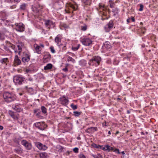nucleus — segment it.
<instances>
[{"mask_svg":"<svg viewBox=\"0 0 158 158\" xmlns=\"http://www.w3.org/2000/svg\"><path fill=\"white\" fill-rule=\"evenodd\" d=\"M3 97L4 100L7 102H10L16 99L15 95L14 94L8 92L3 94Z\"/></svg>","mask_w":158,"mask_h":158,"instance_id":"obj_1","label":"nucleus"},{"mask_svg":"<svg viewBox=\"0 0 158 158\" xmlns=\"http://www.w3.org/2000/svg\"><path fill=\"white\" fill-rule=\"evenodd\" d=\"M25 81V78L20 75L15 76L13 78V81L16 85H20Z\"/></svg>","mask_w":158,"mask_h":158,"instance_id":"obj_2","label":"nucleus"},{"mask_svg":"<svg viewBox=\"0 0 158 158\" xmlns=\"http://www.w3.org/2000/svg\"><path fill=\"white\" fill-rule=\"evenodd\" d=\"M101 60V58L98 56H95L93 57L89 60V64L90 65H93L94 62H96L97 64L96 65H98L99 64L100 61Z\"/></svg>","mask_w":158,"mask_h":158,"instance_id":"obj_3","label":"nucleus"},{"mask_svg":"<svg viewBox=\"0 0 158 158\" xmlns=\"http://www.w3.org/2000/svg\"><path fill=\"white\" fill-rule=\"evenodd\" d=\"M15 25V29L16 31L19 32H22L24 31V26L23 23H16Z\"/></svg>","mask_w":158,"mask_h":158,"instance_id":"obj_4","label":"nucleus"},{"mask_svg":"<svg viewBox=\"0 0 158 158\" xmlns=\"http://www.w3.org/2000/svg\"><path fill=\"white\" fill-rule=\"evenodd\" d=\"M21 144L23 145L27 150H31L32 148L31 144L26 140H22L21 141Z\"/></svg>","mask_w":158,"mask_h":158,"instance_id":"obj_5","label":"nucleus"},{"mask_svg":"<svg viewBox=\"0 0 158 158\" xmlns=\"http://www.w3.org/2000/svg\"><path fill=\"white\" fill-rule=\"evenodd\" d=\"M113 27V23L112 21H110L105 27L104 28L106 32H108Z\"/></svg>","mask_w":158,"mask_h":158,"instance_id":"obj_6","label":"nucleus"},{"mask_svg":"<svg viewBox=\"0 0 158 158\" xmlns=\"http://www.w3.org/2000/svg\"><path fill=\"white\" fill-rule=\"evenodd\" d=\"M82 44L85 46H89L92 44V41L89 38H83L81 40Z\"/></svg>","mask_w":158,"mask_h":158,"instance_id":"obj_7","label":"nucleus"},{"mask_svg":"<svg viewBox=\"0 0 158 158\" xmlns=\"http://www.w3.org/2000/svg\"><path fill=\"white\" fill-rule=\"evenodd\" d=\"M23 45L22 43H19L17 44V46L18 48V50L15 49V53L18 52V54L20 55L21 52L22 51V48L23 47Z\"/></svg>","mask_w":158,"mask_h":158,"instance_id":"obj_8","label":"nucleus"},{"mask_svg":"<svg viewBox=\"0 0 158 158\" xmlns=\"http://www.w3.org/2000/svg\"><path fill=\"white\" fill-rule=\"evenodd\" d=\"M60 103L66 106L68 104L69 100L64 96H63L60 98Z\"/></svg>","mask_w":158,"mask_h":158,"instance_id":"obj_9","label":"nucleus"},{"mask_svg":"<svg viewBox=\"0 0 158 158\" xmlns=\"http://www.w3.org/2000/svg\"><path fill=\"white\" fill-rule=\"evenodd\" d=\"M36 146L40 150H45L47 148V147L45 145H43L42 143L37 142L36 143Z\"/></svg>","mask_w":158,"mask_h":158,"instance_id":"obj_10","label":"nucleus"},{"mask_svg":"<svg viewBox=\"0 0 158 158\" xmlns=\"http://www.w3.org/2000/svg\"><path fill=\"white\" fill-rule=\"evenodd\" d=\"M62 36L61 35H58L55 37V42L57 43V45L60 48L61 45H59V43L61 42Z\"/></svg>","mask_w":158,"mask_h":158,"instance_id":"obj_11","label":"nucleus"},{"mask_svg":"<svg viewBox=\"0 0 158 158\" xmlns=\"http://www.w3.org/2000/svg\"><path fill=\"white\" fill-rule=\"evenodd\" d=\"M97 130V127H91L87 128L86 131L88 133H92Z\"/></svg>","mask_w":158,"mask_h":158,"instance_id":"obj_12","label":"nucleus"},{"mask_svg":"<svg viewBox=\"0 0 158 158\" xmlns=\"http://www.w3.org/2000/svg\"><path fill=\"white\" fill-rule=\"evenodd\" d=\"M42 9V6H40L39 4H37L35 6L33 9L36 12H38Z\"/></svg>","mask_w":158,"mask_h":158,"instance_id":"obj_13","label":"nucleus"},{"mask_svg":"<svg viewBox=\"0 0 158 158\" xmlns=\"http://www.w3.org/2000/svg\"><path fill=\"white\" fill-rule=\"evenodd\" d=\"M14 63L15 65H18L20 64L21 61L19 59L18 56L16 55L14 59Z\"/></svg>","mask_w":158,"mask_h":158,"instance_id":"obj_14","label":"nucleus"},{"mask_svg":"<svg viewBox=\"0 0 158 158\" xmlns=\"http://www.w3.org/2000/svg\"><path fill=\"white\" fill-rule=\"evenodd\" d=\"M30 59V56L26 54L25 56L23 57L22 58V61L23 62H26L28 61Z\"/></svg>","mask_w":158,"mask_h":158,"instance_id":"obj_15","label":"nucleus"},{"mask_svg":"<svg viewBox=\"0 0 158 158\" xmlns=\"http://www.w3.org/2000/svg\"><path fill=\"white\" fill-rule=\"evenodd\" d=\"M9 115L14 119H17L18 117L15 114H14L13 112L11 111H9Z\"/></svg>","mask_w":158,"mask_h":158,"instance_id":"obj_16","label":"nucleus"},{"mask_svg":"<svg viewBox=\"0 0 158 158\" xmlns=\"http://www.w3.org/2000/svg\"><path fill=\"white\" fill-rule=\"evenodd\" d=\"M34 47L35 48V50L36 52L38 53H40V50H41V48L38 45H35L34 46Z\"/></svg>","mask_w":158,"mask_h":158,"instance_id":"obj_17","label":"nucleus"},{"mask_svg":"<svg viewBox=\"0 0 158 158\" xmlns=\"http://www.w3.org/2000/svg\"><path fill=\"white\" fill-rule=\"evenodd\" d=\"M15 152L17 153L20 154L23 152V149L21 148H17L15 149Z\"/></svg>","mask_w":158,"mask_h":158,"instance_id":"obj_18","label":"nucleus"},{"mask_svg":"<svg viewBox=\"0 0 158 158\" xmlns=\"http://www.w3.org/2000/svg\"><path fill=\"white\" fill-rule=\"evenodd\" d=\"M104 46L107 49H109L111 47V46L109 42H106L104 44Z\"/></svg>","mask_w":158,"mask_h":158,"instance_id":"obj_19","label":"nucleus"},{"mask_svg":"<svg viewBox=\"0 0 158 158\" xmlns=\"http://www.w3.org/2000/svg\"><path fill=\"white\" fill-rule=\"evenodd\" d=\"M91 156L94 158H103L102 156L99 153L96 155L92 154Z\"/></svg>","mask_w":158,"mask_h":158,"instance_id":"obj_20","label":"nucleus"},{"mask_svg":"<svg viewBox=\"0 0 158 158\" xmlns=\"http://www.w3.org/2000/svg\"><path fill=\"white\" fill-rule=\"evenodd\" d=\"M27 6V4L25 3H23L20 6V9L21 10H25Z\"/></svg>","mask_w":158,"mask_h":158,"instance_id":"obj_21","label":"nucleus"},{"mask_svg":"<svg viewBox=\"0 0 158 158\" xmlns=\"http://www.w3.org/2000/svg\"><path fill=\"white\" fill-rule=\"evenodd\" d=\"M106 150H107L108 151H113L114 148L108 145H106Z\"/></svg>","mask_w":158,"mask_h":158,"instance_id":"obj_22","label":"nucleus"},{"mask_svg":"<svg viewBox=\"0 0 158 158\" xmlns=\"http://www.w3.org/2000/svg\"><path fill=\"white\" fill-rule=\"evenodd\" d=\"M20 0H5V1L7 2L13 3L14 2H19Z\"/></svg>","mask_w":158,"mask_h":158,"instance_id":"obj_23","label":"nucleus"},{"mask_svg":"<svg viewBox=\"0 0 158 158\" xmlns=\"http://www.w3.org/2000/svg\"><path fill=\"white\" fill-rule=\"evenodd\" d=\"M7 46L8 47L11 48L12 49L14 50H15V46L11 44L9 42V43L7 44Z\"/></svg>","mask_w":158,"mask_h":158,"instance_id":"obj_24","label":"nucleus"},{"mask_svg":"<svg viewBox=\"0 0 158 158\" xmlns=\"http://www.w3.org/2000/svg\"><path fill=\"white\" fill-rule=\"evenodd\" d=\"M8 58H3L1 60H0V62L2 64H6V63L8 62Z\"/></svg>","mask_w":158,"mask_h":158,"instance_id":"obj_25","label":"nucleus"},{"mask_svg":"<svg viewBox=\"0 0 158 158\" xmlns=\"http://www.w3.org/2000/svg\"><path fill=\"white\" fill-rule=\"evenodd\" d=\"M13 109L18 112H19L21 110V108H19L18 106H15L13 107Z\"/></svg>","mask_w":158,"mask_h":158,"instance_id":"obj_26","label":"nucleus"},{"mask_svg":"<svg viewBox=\"0 0 158 158\" xmlns=\"http://www.w3.org/2000/svg\"><path fill=\"white\" fill-rule=\"evenodd\" d=\"M41 109L42 112L44 114L47 113V109L44 106H42L41 107Z\"/></svg>","mask_w":158,"mask_h":158,"instance_id":"obj_27","label":"nucleus"},{"mask_svg":"<svg viewBox=\"0 0 158 158\" xmlns=\"http://www.w3.org/2000/svg\"><path fill=\"white\" fill-rule=\"evenodd\" d=\"M47 156V154L46 153H41L40 154V158H45Z\"/></svg>","mask_w":158,"mask_h":158,"instance_id":"obj_28","label":"nucleus"},{"mask_svg":"<svg viewBox=\"0 0 158 158\" xmlns=\"http://www.w3.org/2000/svg\"><path fill=\"white\" fill-rule=\"evenodd\" d=\"M69 6L70 7L72 8V9H73V10H76L77 7V5L75 6L71 4H70L69 5Z\"/></svg>","mask_w":158,"mask_h":158,"instance_id":"obj_29","label":"nucleus"},{"mask_svg":"<svg viewBox=\"0 0 158 158\" xmlns=\"http://www.w3.org/2000/svg\"><path fill=\"white\" fill-rule=\"evenodd\" d=\"M74 115L75 116H78L81 114V112L79 111H74L73 112Z\"/></svg>","mask_w":158,"mask_h":158,"instance_id":"obj_30","label":"nucleus"},{"mask_svg":"<svg viewBox=\"0 0 158 158\" xmlns=\"http://www.w3.org/2000/svg\"><path fill=\"white\" fill-rule=\"evenodd\" d=\"M71 107L72 108L73 110L77 109V105H74L73 103L72 104L70 105Z\"/></svg>","mask_w":158,"mask_h":158,"instance_id":"obj_31","label":"nucleus"},{"mask_svg":"<svg viewBox=\"0 0 158 158\" xmlns=\"http://www.w3.org/2000/svg\"><path fill=\"white\" fill-rule=\"evenodd\" d=\"M80 45L79 44H78L77 46L76 47H72V49L74 51H77L78 49L80 47Z\"/></svg>","mask_w":158,"mask_h":158,"instance_id":"obj_32","label":"nucleus"},{"mask_svg":"<svg viewBox=\"0 0 158 158\" xmlns=\"http://www.w3.org/2000/svg\"><path fill=\"white\" fill-rule=\"evenodd\" d=\"M50 28H54L55 27V23H53L52 21H51L50 20Z\"/></svg>","mask_w":158,"mask_h":158,"instance_id":"obj_33","label":"nucleus"},{"mask_svg":"<svg viewBox=\"0 0 158 158\" xmlns=\"http://www.w3.org/2000/svg\"><path fill=\"white\" fill-rule=\"evenodd\" d=\"M99 7L100 9L103 10L105 11V8L104 7V6L103 5H102L101 4H99Z\"/></svg>","mask_w":158,"mask_h":158,"instance_id":"obj_34","label":"nucleus"},{"mask_svg":"<svg viewBox=\"0 0 158 158\" xmlns=\"http://www.w3.org/2000/svg\"><path fill=\"white\" fill-rule=\"evenodd\" d=\"M67 60L68 61H71L73 62H74L75 61V60L72 57L69 56Z\"/></svg>","mask_w":158,"mask_h":158,"instance_id":"obj_35","label":"nucleus"},{"mask_svg":"<svg viewBox=\"0 0 158 158\" xmlns=\"http://www.w3.org/2000/svg\"><path fill=\"white\" fill-rule=\"evenodd\" d=\"M44 125H45L42 123L41 124V125L40 126V127H38V128L40 129V130H44V129H45V127H42V126H43Z\"/></svg>","mask_w":158,"mask_h":158,"instance_id":"obj_36","label":"nucleus"},{"mask_svg":"<svg viewBox=\"0 0 158 158\" xmlns=\"http://www.w3.org/2000/svg\"><path fill=\"white\" fill-rule=\"evenodd\" d=\"M50 49L52 53H54L55 52V51L54 49V48L53 46H51L50 47Z\"/></svg>","mask_w":158,"mask_h":158,"instance_id":"obj_37","label":"nucleus"},{"mask_svg":"<svg viewBox=\"0 0 158 158\" xmlns=\"http://www.w3.org/2000/svg\"><path fill=\"white\" fill-rule=\"evenodd\" d=\"M45 26L46 27H48V30L49 29V27L48 26V25L49 24V20H48L45 23Z\"/></svg>","mask_w":158,"mask_h":158,"instance_id":"obj_38","label":"nucleus"},{"mask_svg":"<svg viewBox=\"0 0 158 158\" xmlns=\"http://www.w3.org/2000/svg\"><path fill=\"white\" fill-rule=\"evenodd\" d=\"M87 26L85 25L81 27V29L82 31H85L87 30Z\"/></svg>","mask_w":158,"mask_h":158,"instance_id":"obj_39","label":"nucleus"},{"mask_svg":"<svg viewBox=\"0 0 158 158\" xmlns=\"http://www.w3.org/2000/svg\"><path fill=\"white\" fill-rule=\"evenodd\" d=\"M109 2H110V7L111 8H113L114 7V2L111 0Z\"/></svg>","mask_w":158,"mask_h":158,"instance_id":"obj_40","label":"nucleus"},{"mask_svg":"<svg viewBox=\"0 0 158 158\" xmlns=\"http://www.w3.org/2000/svg\"><path fill=\"white\" fill-rule=\"evenodd\" d=\"M41 124L42 123L40 122L37 123L35 124V125L36 127L38 128V127H40V126Z\"/></svg>","mask_w":158,"mask_h":158,"instance_id":"obj_41","label":"nucleus"},{"mask_svg":"<svg viewBox=\"0 0 158 158\" xmlns=\"http://www.w3.org/2000/svg\"><path fill=\"white\" fill-rule=\"evenodd\" d=\"M44 69L45 70L49 69V64H48L46 66H45Z\"/></svg>","mask_w":158,"mask_h":158,"instance_id":"obj_42","label":"nucleus"},{"mask_svg":"<svg viewBox=\"0 0 158 158\" xmlns=\"http://www.w3.org/2000/svg\"><path fill=\"white\" fill-rule=\"evenodd\" d=\"M112 11L114 13H115L116 14H117L118 13V10L117 8H115V9L113 10Z\"/></svg>","mask_w":158,"mask_h":158,"instance_id":"obj_43","label":"nucleus"},{"mask_svg":"<svg viewBox=\"0 0 158 158\" xmlns=\"http://www.w3.org/2000/svg\"><path fill=\"white\" fill-rule=\"evenodd\" d=\"M143 5L142 4L140 5V8L139 9V11H142L143 10Z\"/></svg>","mask_w":158,"mask_h":158,"instance_id":"obj_44","label":"nucleus"},{"mask_svg":"<svg viewBox=\"0 0 158 158\" xmlns=\"http://www.w3.org/2000/svg\"><path fill=\"white\" fill-rule=\"evenodd\" d=\"M73 151L75 153H78V148H75L73 149Z\"/></svg>","mask_w":158,"mask_h":158,"instance_id":"obj_45","label":"nucleus"},{"mask_svg":"<svg viewBox=\"0 0 158 158\" xmlns=\"http://www.w3.org/2000/svg\"><path fill=\"white\" fill-rule=\"evenodd\" d=\"M40 112H38L36 114V116L38 118H42V116H41L40 115Z\"/></svg>","mask_w":158,"mask_h":158,"instance_id":"obj_46","label":"nucleus"},{"mask_svg":"<svg viewBox=\"0 0 158 158\" xmlns=\"http://www.w3.org/2000/svg\"><path fill=\"white\" fill-rule=\"evenodd\" d=\"M4 39V35L0 33V40H3Z\"/></svg>","mask_w":158,"mask_h":158,"instance_id":"obj_47","label":"nucleus"},{"mask_svg":"<svg viewBox=\"0 0 158 158\" xmlns=\"http://www.w3.org/2000/svg\"><path fill=\"white\" fill-rule=\"evenodd\" d=\"M113 151L115 152H116L118 154H119L120 153L119 152V150L118 149H114V150H113Z\"/></svg>","mask_w":158,"mask_h":158,"instance_id":"obj_48","label":"nucleus"},{"mask_svg":"<svg viewBox=\"0 0 158 158\" xmlns=\"http://www.w3.org/2000/svg\"><path fill=\"white\" fill-rule=\"evenodd\" d=\"M7 51L9 52H11V51L8 48V47H5L4 48Z\"/></svg>","mask_w":158,"mask_h":158,"instance_id":"obj_49","label":"nucleus"},{"mask_svg":"<svg viewBox=\"0 0 158 158\" xmlns=\"http://www.w3.org/2000/svg\"><path fill=\"white\" fill-rule=\"evenodd\" d=\"M100 148L104 150H106V145L105 147L100 146Z\"/></svg>","mask_w":158,"mask_h":158,"instance_id":"obj_50","label":"nucleus"},{"mask_svg":"<svg viewBox=\"0 0 158 158\" xmlns=\"http://www.w3.org/2000/svg\"><path fill=\"white\" fill-rule=\"evenodd\" d=\"M87 1V0H86V1ZM88 2H86V1H84V2L85 5H88L89 2H89L90 1V0H87Z\"/></svg>","mask_w":158,"mask_h":158,"instance_id":"obj_51","label":"nucleus"},{"mask_svg":"<svg viewBox=\"0 0 158 158\" xmlns=\"http://www.w3.org/2000/svg\"><path fill=\"white\" fill-rule=\"evenodd\" d=\"M62 70L64 72H66L68 71V69L67 67H65V68L63 69Z\"/></svg>","mask_w":158,"mask_h":158,"instance_id":"obj_52","label":"nucleus"},{"mask_svg":"<svg viewBox=\"0 0 158 158\" xmlns=\"http://www.w3.org/2000/svg\"><path fill=\"white\" fill-rule=\"evenodd\" d=\"M80 158H86L85 156L83 154L80 156Z\"/></svg>","mask_w":158,"mask_h":158,"instance_id":"obj_53","label":"nucleus"},{"mask_svg":"<svg viewBox=\"0 0 158 158\" xmlns=\"http://www.w3.org/2000/svg\"><path fill=\"white\" fill-rule=\"evenodd\" d=\"M10 8L11 9H14V8H16V6L15 5H13V6H11L10 7Z\"/></svg>","mask_w":158,"mask_h":158,"instance_id":"obj_54","label":"nucleus"},{"mask_svg":"<svg viewBox=\"0 0 158 158\" xmlns=\"http://www.w3.org/2000/svg\"><path fill=\"white\" fill-rule=\"evenodd\" d=\"M102 125L103 126H106V122H105L104 123H103L102 124Z\"/></svg>","mask_w":158,"mask_h":158,"instance_id":"obj_55","label":"nucleus"},{"mask_svg":"<svg viewBox=\"0 0 158 158\" xmlns=\"http://www.w3.org/2000/svg\"><path fill=\"white\" fill-rule=\"evenodd\" d=\"M108 19V18L107 17H106V18H103V17H102L101 18V19L102 20H104L105 19Z\"/></svg>","mask_w":158,"mask_h":158,"instance_id":"obj_56","label":"nucleus"},{"mask_svg":"<svg viewBox=\"0 0 158 158\" xmlns=\"http://www.w3.org/2000/svg\"><path fill=\"white\" fill-rule=\"evenodd\" d=\"M47 31L46 30V31H45L44 29H42V32H43L44 34H46V32Z\"/></svg>","mask_w":158,"mask_h":158,"instance_id":"obj_57","label":"nucleus"},{"mask_svg":"<svg viewBox=\"0 0 158 158\" xmlns=\"http://www.w3.org/2000/svg\"><path fill=\"white\" fill-rule=\"evenodd\" d=\"M131 19L133 22H134L135 21V19L133 17H132Z\"/></svg>","mask_w":158,"mask_h":158,"instance_id":"obj_58","label":"nucleus"},{"mask_svg":"<svg viewBox=\"0 0 158 158\" xmlns=\"http://www.w3.org/2000/svg\"><path fill=\"white\" fill-rule=\"evenodd\" d=\"M101 14H102L103 16H105L106 15V14L104 12H103L102 13H101Z\"/></svg>","mask_w":158,"mask_h":158,"instance_id":"obj_59","label":"nucleus"},{"mask_svg":"<svg viewBox=\"0 0 158 158\" xmlns=\"http://www.w3.org/2000/svg\"><path fill=\"white\" fill-rule=\"evenodd\" d=\"M3 129V127L2 126H0V129L2 130Z\"/></svg>","mask_w":158,"mask_h":158,"instance_id":"obj_60","label":"nucleus"},{"mask_svg":"<svg viewBox=\"0 0 158 158\" xmlns=\"http://www.w3.org/2000/svg\"><path fill=\"white\" fill-rule=\"evenodd\" d=\"M130 19L129 18V19H127V23H129L130 22Z\"/></svg>","mask_w":158,"mask_h":158,"instance_id":"obj_61","label":"nucleus"},{"mask_svg":"<svg viewBox=\"0 0 158 158\" xmlns=\"http://www.w3.org/2000/svg\"><path fill=\"white\" fill-rule=\"evenodd\" d=\"M52 67V65L51 64H50V69H51Z\"/></svg>","mask_w":158,"mask_h":158,"instance_id":"obj_62","label":"nucleus"},{"mask_svg":"<svg viewBox=\"0 0 158 158\" xmlns=\"http://www.w3.org/2000/svg\"><path fill=\"white\" fill-rule=\"evenodd\" d=\"M127 114H129L130 113V112L129 110H128L127 111Z\"/></svg>","mask_w":158,"mask_h":158,"instance_id":"obj_63","label":"nucleus"},{"mask_svg":"<svg viewBox=\"0 0 158 158\" xmlns=\"http://www.w3.org/2000/svg\"><path fill=\"white\" fill-rule=\"evenodd\" d=\"M34 112L35 113H36V112H38V110H35L34 111Z\"/></svg>","mask_w":158,"mask_h":158,"instance_id":"obj_64","label":"nucleus"}]
</instances>
